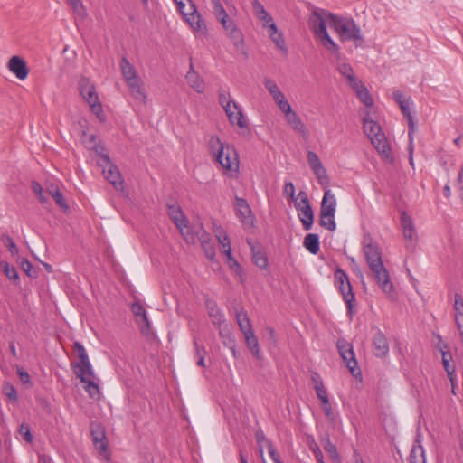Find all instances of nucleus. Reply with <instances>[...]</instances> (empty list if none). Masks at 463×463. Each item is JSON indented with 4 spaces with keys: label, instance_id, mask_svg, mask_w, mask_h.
<instances>
[{
    "label": "nucleus",
    "instance_id": "obj_33",
    "mask_svg": "<svg viewBox=\"0 0 463 463\" xmlns=\"http://www.w3.org/2000/svg\"><path fill=\"white\" fill-rule=\"evenodd\" d=\"M339 72L347 80V83L350 85V87H358L357 81L354 76V72L353 71V68L347 64L343 63L339 65Z\"/></svg>",
    "mask_w": 463,
    "mask_h": 463
},
{
    "label": "nucleus",
    "instance_id": "obj_5",
    "mask_svg": "<svg viewBox=\"0 0 463 463\" xmlns=\"http://www.w3.org/2000/svg\"><path fill=\"white\" fill-rule=\"evenodd\" d=\"M393 99L399 105L403 117L408 121V127H409L408 137L410 140L409 148H410V153L411 155L412 150H413V147H412L413 135L417 128V124H416V121L412 115L411 108L412 105V101L410 97L406 96L405 94H403L402 91H401L399 90L393 92ZM411 165L413 164L411 156Z\"/></svg>",
    "mask_w": 463,
    "mask_h": 463
},
{
    "label": "nucleus",
    "instance_id": "obj_30",
    "mask_svg": "<svg viewBox=\"0 0 463 463\" xmlns=\"http://www.w3.org/2000/svg\"><path fill=\"white\" fill-rule=\"evenodd\" d=\"M303 246L312 254H317L320 250L319 236L308 233L304 238Z\"/></svg>",
    "mask_w": 463,
    "mask_h": 463
},
{
    "label": "nucleus",
    "instance_id": "obj_45",
    "mask_svg": "<svg viewBox=\"0 0 463 463\" xmlns=\"http://www.w3.org/2000/svg\"><path fill=\"white\" fill-rule=\"evenodd\" d=\"M130 96L143 104L146 103V89H130Z\"/></svg>",
    "mask_w": 463,
    "mask_h": 463
},
{
    "label": "nucleus",
    "instance_id": "obj_41",
    "mask_svg": "<svg viewBox=\"0 0 463 463\" xmlns=\"http://www.w3.org/2000/svg\"><path fill=\"white\" fill-rule=\"evenodd\" d=\"M324 449L329 454L334 463H341V458L337 452V449L329 439H327Z\"/></svg>",
    "mask_w": 463,
    "mask_h": 463
},
{
    "label": "nucleus",
    "instance_id": "obj_53",
    "mask_svg": "<svg viewBox=\"0 0 463 463\" xmlns=\"http://www.w3.org/2000/svg\"><path fill=\"white\" fill-rule=\"evenodd\" d=\"M202 246H203V248L204 250L206 257L209 260H213L214 259V257H215L214 248L211 245L210 242L205 241H202Z\"/></svg>",
    "mask_w": 463,
    "mask_h": 463
},
{
    "label": "nucleus",
    "instance_id": "obj_9",
    "mask_svg": "<svg viewBox=\"0 0 463 463\" xmlns=\"http://www.w3.org/2000/svg\"><path fill=\"white\" fill-rule=\"evenodd\" d=\"M98 165L102 168L105 178L114 186L118 191H123L124 182L121 177L120 172L116 165H114L108 154L99 153V159Z\"/></svg>",
    "mask_w": 463,
    "mask_h": 463
},
{
    "label": "nucleus",
    "instance_id": "obj_13",
    "mask_svg": "<svg viewBox=\"0 0 463 463\" xmlns=\"http://www.w3.org/2000/svg\"><path fill=\"white\" fill-rule=\"evenodd\" d=\"M336 211V199L331 190L327 189L324 193L321 202L320 217L325 219L329 217L328 226L335 227V214Z\"/></svg>",
    "mask_w": 463,
    "mask_h": 463
},
{
    "label": "nucleus",
    "instance_id": "obj_14",
    "mask_svg": "<svg viewBox=\"0 0 463 463\" xmlns=\"http://www.w3.org/2000/svg\"><path fill=\"white\" fill-rule=\"evenodd\" d=\"M236 216L246 229L253 227L254 215L248 202L240 197L235 198Z\"/></svg>",
    "mask_w": 463,
    "mask_h": 463
},
{
    "label": "nucleus",
    "instance_id": "obj_28",
    "mask_svg": "<svg viewBox=\"0 0 463 463\" xmlns=\"http://www.w3.org/2000/svg\"><path fill=\"white\" fill-rule=\"evenodd\" d=\"M236 320L242 334L253 331L249 316L242 307L236 308Z\"/></svg>",
    "mask_w": 463,
    "mask_h": 463
},
{
    "label": "nucleus",
    "instance_id": "obj_47",
    "mask_svg": "<svg viewBox=\"0 0 463 463\" xmlns=\"http://www.w3.org/2000/svg\"><path fill=\"white\" fill-rule=\"evenodd\" d=\"M19 433L26 442H33V438L31 433L30 426L27 423L24 422L19 426Z\"/></svg>",
    "mask_w": 463,
    "mask_h": 463
},
{
    "label": "nucleus",
    "instance_id": "obj_16",
    "mask_svg": "<svg viewBox=\"0 0 463 463\" xmlns=\"http://www.w3.org/2000/svg\"><path fill=\"white\" fill-rule=\"evenodd\" d=\"M401 225L403 237L407 241L406 248L413 249L417 242L418 235L411 218L404 211L401 214Z\"/></svg>",
    "mask_w": 463,
    "mask_h": 463
},
{
    "label": "nucleus",
    "instance_id": "obj_31",
    "mask_svg": "<svg viewBox=\"0 0 463 463\" xmlns=\"http://www.w3.org/2000/svg\"><path fill=\"white\" fill-rule=\"evenodd\" d=\"M245 337V342L247 347L251 352V354L258 359L260 358V349L259 345L258 339L254 334V332H250L248 334H243Z\"/></svg>",
    "mask_w": 463,
    "mask_h": 463
},
{
    "label": "nucleus",
    "instance_id": "obj_49",
    "mask_svg": "<svg viewBox=\"0 0 463 463\" xmlns=\"http://www.w3.org/2000/svg\"><path fill=\"white\" fill-rule=\"evenodd\" d=\"M252 8L259 19L265 18L268 14V12L265 10L264 6L258 0L252 1Z\"/></svg>",
    "mask_w": 463,
    "mask_h": 463
},
{
    "label": "nucleus",
    "instance_id": "obj_7",
    "mask_svg": "<svg viewBox=\"0 0 463 463\" xmlns=\"http://www.w3.org/2000/svg\"><path fill=\"white\" fill-rule=\"evenodd\" d=\"M174 2L179 13L194 31L203 33L206 30L205 24L192 0H174Z\"/></svg>",
    "mask_w": 463,
    "mask_h": 463
},
{
    "label": "nucleus",
    "instance_id": "obj_19",
    "mask_svg": "<svg viewBox=\"0 0 463 463\" xmlns=\"http://www.w3.org/2000/svg\"><path fill=\"white\" fill-rule=\"evenodd\" d=\"M90 435L95 449L100 453L107 452L108 442L104 427L100 423L92 422L90 424Z\"/></svg>",
    "mask_w": 463,
    "mask_h": 463
},
{
    "label": "nucleus",
    "instance_id": "obj_12",
    "mask_svg": "<svg viewBox=\"0 0 463 463\" xmlns=\"http://www.w3.org/2000/svg\"><path fill=\"white\" fill-rule=\"evenodd\" d=\"M337 348L341 358L351 374L355 378L360 377L362 373L358 366V362L355 358L352 345L345 340H339L337 342Z\"/></svg>",
    "mask_w": 463,
    "mask_h": 463
},
{
    "label": "nucleus",
    "instance_id": "obj_27",
    "mask_svg": "<svg viewBox=\"0 0 463 463\" xmlns=\"http://www.w3.org/2000/svg\"><path fill=\"white\" fill-rule=\"evenodd\" d=\"M307 157L310 167L312 168L314 174L317 176V178L321 179L323 176H325L326 170L322 163L320 162L317 155L313 151H308Z\"/></svg>",
    "mask_w": 463,
    "mask_h": 463
},
{
    "label": "nucleus",
    "instance_id": "obj_46",
    "mask_svg": "<svg viewBox=\"0 0 463 463\" xmlns=\"http://www.w3.org/2000/svg\"><path fill=\"white\" fill-rule=\"evenodd\" d=\"M3 393L11 401H16L17 400V392L15 387L9 383H5L3 385Z\"/></svg>",
    "mask_w": 463,
    "mask_h": 463
},
{
    "label": "nucleus",
    "instance_id": "obj_22",
    "mask_svg": "<svg viewBox=\"0 0 463 463\" xmlns=\"http://www.w3.org/2000/svg\"><path fill=\"white\" fill-rule=\"evenodd\" d=\"M78 357L80 359V362L71 364V367L77 377H79L80 381H85V375L94 377V372L90 362L88 354H80V356Z\"/></svg>",
    "mask_w": 463,
    "mask_h": 463
},
{
    "label": "nucleus",
    "instance_id": "obj_59",
    "mask_svg": "<svg viewBox=\"0 0 463 463\" xmlns=\"http://www.w3.org/2000/svg\"><path fill=\"white\" fill-rule=\"evenodd\" d=\"M314 389H315L316 394H317V398L320 400V402L328 399L327 391H326L325 385H320Z\"/></svg>",
    "mask_w": 463,
    "mask_h": 463
},
{
    "label": "nucleus",
    "instance_id": "obj_50",
    "mask_svg": "<svg viewBox=\"0 0 463 463\" xmlns=\"http://www.w3.org/2000/svg\"><path fill=\"white\" fill-rule=\"evenodd\" d=\"M32 190L38 195V199L42 204L47 203V198L43 195V190L42 185L38 182H33Z\"/></svg>",
    "mask_w": 463,
    "mask_h": 463
},
{
    "label": "nucleus",
    "instance_id": "obj_26",
    "mask_svg": "<svg viewBox=\"0 0 463 463\" xmlns=\"http://www.w3.org/2000/svg\"><path fill=\"white\" fill-rule=\"evenodd\" d=\"M442 354V364L447 372V375L450 381L451 387H452V392L455 393L454 388H455V382H456V374H455V366L453 364H450V360L452 359V355L449 352L441 351Z\"/></svg>",
    "mask_w": 463,
    "mask_h": 463
},
{
    "label": "nucleus",
    "instance_id": "obj_58",
    "mask_svg": "<svg viewBox=\"0 0 463 463\" xmlns=\"http://www.w3.org/2000/svg\"><path fill=\"white\" fill-rule=\"evenodd\" d=\"M277 105L279 106V109L284 114V116L292 111V108L288 101L287 100V99L279 100V102L277 103Z\"/></svg>",
    "mask_w": 463,
    "mask_h": 463
},
{
    "label": "nucleus",
    "instance_id": "obj_39",
    "mask_svg": "<svg viewBox=\"0 0 463 463\" xmlns=\"http://www.w3.org/2000/svg\"><path fill=\"white\" fill-rule=\"evenodd\" d=\"M356 96L366 108L373 106V99L368 89H356Z\"/></svg>",
    "mask_w": 463,
    "mask_h": 463
},
{
    "label": "nucleus",
    "instance_id": "obj_11",
    "mask_svg": "<svg viewBox=\"0 0 463 463\" xmlns=\"http://www.w3.org/2000/svg\"><path fill=\"white\" fill-rule=\"evenodd\" d=\"M298 198L299 201L295 200V208L298 212V217L304 230L309 231L314 222V213L306 192L300 191Z\"/></svg>",
    "mask_w": 463,
    "mask_h": 463
},
{
    "label": "nucleus",
    "instance_id": "obj_56",
    "mask_svg": "<svg viewBox=\"0 0 463 463\" xmlns=\"http://www.w3.org/2000/svg\"><path fill=\"white\" fill-rule=\"evenodd\" d=\"M267 448H268L269 455L273 462L280 458V457H279V453L277 452L276 449L274 448L271 440H267Z\"/></svg>",
    "mask_w": 463,
    "mask_h": 463
},
{
    "label": "nucleus",
    "instance_id": "obj_35",
    "mask_svg": "<svg viewBox=\"0 0 463 463\" xmlns=\"http://www.w3.org/2000/svg\"><path fill=\"white\" fill-rule=\"evenodd\" d=\"M411 463H426L423 446H413L410 454Z\"/></svg>",
    "mask_w": 463,
    "mask_h": 463
},
{
    "label": "nucleus",
    "instance_id": "obj_20",
    "mask_svg": "<svg viewBox=\"0 0 463 463\" xmlns=\"http://www.w3.org/2000/svg\"><path fill=\"white\" fill-rule=\"evenodd\" d=\"M167 209L170 219L175 224L180 232L185 236L184 230L188 231V220L183 213L180 205L177 203H168Z\"/></svg>",
    "mask_w": 463,
    "mask_h": 463
},
{
    "label": "nucleus",
    "instance_id": "obj_29",
    "mask_svg": "<svg viewBox=\"0 0 463 463\" xmlns=\"http://www.w3.org/2000/svg\"><path fill=\"white\" fill-rule=\"evenodd\" d=\"M208 313L210 317L212 318V322L216 326H221L222 324L225 321L224 315L218 307L215 302L208 301L206 304Z\"/></svg>",
    "mask_w": 463,
    "mask_h": 463
},
{
    "label": "nucleus",
    "instance_id": "obj_10",
    "mask_svg": "<svg viewBox=\"0 0 463 463\" xmlns=\"http://www.w3.org/2000/svg\"><path fill=\"white\" fill-rule=\"evenodd\" d=\"M219 100L220 104L224 109L231 124L237 125L241 128L247 127L241 109L238 107V104L232 99L229 93H221Z\"/></svg>",
    "mask_w": 463,
    "mask_h": 463
},
{
    "label": "nucleus",
    "instance_id": "obj_18",
    "mask_svg": "<svg viewBox=\"0 0 463 463\" xmlns=\"http://www.w3.org/2000/svg\"><path fill=\"white\" fill-rule=\"evenodd\" d=\"M131 311L136 317L137 323L140 326L141 333L146 336H149L152 333L151 326L144 307L139 302H135L131 305Z\"/></svg>",
    "mask_w": 463,
    "mask_h": 463
},
{
    "label": "nucleus",
    "instance_id": "obj_32",
    "mask_svg": "<svg viewBox=\"0 0 463 463\" xmlns=\"http://www.w3.org/2000/svg\"><path fill=\"white\" fill-rule=\"evenodd\" d=\"M322 43V45L328 50L332 54L335 55L336 57H339L340 55V48L339 46L334 42V40L330 37L328 33H326L318 37H317Z\"/></svg>",
    "mask_w": 463,
    "mask_h": 463
},
{
    "label": "nucleus",
    "instance_id": "obj_54",
    "mask_svg": "<svg viewBox=\"0 0 463 463\" xmlns=\"http://www.w3.org/2000/svg\"><path fill=\"white\" fill-rule=\"evenodd\" d=\"M54 201L56 202V203L63 210H68L69 209V205L67 204L66 203V200L63 196V194H61V192H59V193H55V194H53V197Z\"/></svg>",
    "mask_w": 463,
    "mask_h": 463
},
{
    "label": "nucleus",
    "instance_id": "obj_21",
    "mask_svg": "<svg viewBox=\"0 0 463 463\" xmlns=\"http://www.w3.org/2000/svg\"><path fill=\"white\" fill-rule=\"evenodd\" d=\"M7 68L20 80H25L29 74V69L25 61L17 55L10 58L7 62Z\"/></svg>",
    "mask_w": 463,
    "mask_h": 463
},
{
    "label": "nucleus",
    "instance_id": "obj_52",
    "mask_svg": "<svg viewBox=\"0 0 463 463\" xmlns=\"http://www.w3.org/2000/svg\"><path fill=\"white\" fill-rule=\"evenodd\" d=\"M230 269L237 276L242 277V269L239 262L233 258L231 260L227 261Z\"/></svg>",
    "mask_w": 463,
    "mask_h": 463
},
{
    "label": "nucleus",
    "instance_id": "obj_64",
    "mask_svg": "<svg viewBox=\"0 0 463 463\" xmlns=\"http://www.w3.org/2000/svg\"><path fill=\"white\" fill-rule=\"evenodd\" d=\"M311 381L313 383V387L317 388V386L324 385L323 380L318 373H312Z\"/></svg>",
    "mask_w": 463,
    "mask_h": 463
},
{
    "label": "nucleus",
    "instance_id": "obj_48",
    "mask_svg": "<svg viewBox=\"0 0 463 463\" xmlns=\"http://www.w3.org/2000/svg\"><path fill=\"white\" fill-rule=\"evenodd\" d=\"M283 194L286 197L293 200L294 202L295 200L299 201L298 195L297 197L295 196V186L292 182H287L285 184L283 188Z\"/></svg>",
    "mask_w": 463,
    "mask_h": 463
},
{
    "label": "nucleus",
    "instance_id": "obj_17",
    "mask_svg": "<svg viewBox=\"0 0 463 463\" xmlns=\"http://www.w3.org/2000/svg\"><path fill=\"white\" fill-rule=\"evenodd\" d=\"M234 46L240 50L244 45L243 34L230 16L219 21Z\"/></svg>",
    "mask_w": 463,
    "mask_h": 463
},
{
    "label": "nucleus",
    "instance_id": "obj_55",
    "mask_svg": "<svg viewBox=\"0 0 463 463\" xmlns=\"http://www.w3.org/2000/svg\"><path fill=\"white\" fill-rule=\"evenodd\" d=\"M310 449L312 450L317 463H325L322 451L317 443L312 444L310 446Z\"/></svg>",
    "mask_w": 463,
    "mask_h": 463
},
{
    "label": "nucleus",
    "instance_id": "obj_63",
    "mask_svg": "<svg viewBox=\"0 0 463 463\" xmlns=\"http://www.w3.org/2000/svg\"><path fill=\"white\" fill-rule=\"evenodd\" d=\"M269 90L276 103L286 99L285 95L279 90V89H269Z\"/></svg>",
    "mask_w": 463,
    "mask_h": 463
},
{
    "label": "nucleus",
    "instance_id": "obj_44",
    "mask_svg": "<svg viewBox=\"0 0 463 463\" xmlns=\"http://www.w3.org/2000/svg\"><path fill=\"white\" fill-rule=\"evenodd\" d=\"M2 241L5 244V246L8 248L10 253L13 256L18 254V248L14 243V240L9 235L4 234L2 236Z\"/></svg>",
    "mask_w": 463,
    "mask_h": 463
},
{
    "label": "nucleus",
    "instance_id": "obj_8",
    "mask_svg": "<svg viewBox=\"0 0 463 463\" xmlns=\"http://www.w3.org/2000/svg\"><path fill=\"white\" fill-rule=\"evenodd\" d=\"M332 16H336V14L323 8H312L308 24L310 30L314 33L316 37L327 33L326 25L333 28L334 18Z\"/></svg>",
    "mask_w": 463,
    "mask_h": 463
},
{
    "label": "nucleus",
    "instance_id": "obj_40",
    "mask_svg": "<svg viewBox=\"0 0 463 463\" xmlns=\"http://www.w3.org/2000/svg\"><path fill=\"white\" fill-rule=\"evenodd\" d=\"M211 5L213 13L218 21L229 16L220 0H211Z\"/></svg>",
    "mask_w": 463,
    "mask_h": 463
},
{
    "label": "nucleus",
    "instance_id": "obj_42",
    "mask_svg": "<svg viewBox=\"0 0 463 463\" xmlns=\"http://www.w3.org/2000/svg\"><path fill=\"white\" fill-rule=\"evenodd\" d=\"M271 41L276 44L277 48L280 50L284 54L288 52V48L281 33H278L274 35L269 36Z\"/></svg>",
    "mask_w": 463,
    "mask_h": 463
},
{
    "label": "nucleus",
    "instance_id": "obj_25",
    "mask_svg": "<svg viewBox=\"0 0 463 463\" xmlns=\"http://www.w3.org/2000/svg\"><path fill=\"white\" fill-rule=\"evenodd\" d=\"M120 69L128 85L134 87L137 82V71L126 57L121 59Z\"/></svg>",
    "mask_w": 463,
    "mask_h": 463
},
{
    "label": "nucleus",
    "instance_id": "obj_3",
    "mask_svg": "<svg viewBox=\"0 0 463 463\" xmlns=\"http://www.w3.org/2000/svg\"><path fill=\"white\" fill-rule=\"evenodd\" d=\"M363 128L364 134L378 153L386 159H392V151L387 138L379 124L371 118L369 111H366V115L363 118Z\"/></svg>",
    "mask_w": 463,
    "mask_h": 463
},
{
    "label": "nucleus",
    "instance_id": "obj_23",
    "mask_svg": "<svg viewBox=\"0 0 463 463\" xmlns=\"http://www.w3.org/2000/svg\"><path fill=\"white\" fill-rule=\"evenodd\" d=\"M373 354L375 356L383 357L389 353L388 340L381 330H377L373 339Z\"/></svg>",
    "mask_w": 463,
    "mask_h": 463
},
{
    "label": "nucleus",
    "instance_id": "obj_2",
    "mask_svg": "<svg viewBox=\"0 0 463 463\" xmlns=\"http://www.w3.org/2000/svg\"><path fill=\"white\" fill-rule=\"evenodd\" d=\"M366 262L374 274L378 285L385 294H391L393 289L392 283L390 280L388 270L383 265L382 253L378 246L363 250Z\"/></svg>",
    "mask_w": 463,
    "mask_h": 463
},
{
    "label": "nucleus",
    "instance_id": "obj_62",
    "mask_svg": "<svg viewBox=\"0 0 463 463\" xmlns=\"http://www.w3.org/2000/svg\"><path fill=\"white\" fill-rule=\"evenodd\" d=\"M194 354L197 359H200V357H205L206 351L203 346H200L196 340L194 341Z\"/></svg>",
    "mask_w": 463,
    "mask_h": 463
},
{
    "label": "nucleus",
    "instance_id": "obj_51",
    "mask_svg": "<svg viewBox=\"0 0 463 463\" xmlns=\"http://www.w3.org/2000/svg\"><path fill=\"white\" fill-rule=\"evenodd\" d=\"M321 405H322V409L324 411L326 417L329 420H333L334 413H333V409H332V405L329 401V398L326 400L321 401Z\"/></svg>",
    "mask_w": 463,
    "mask_h": 463
},
{
    "label": "nucleus",
    "instance_id": "obj_15",
    "mask_svg": "<svg viewBox=\"0 0 463 463\" xmlns=\"http://www.w3.org/2000/svg\"><path fill=\"white\" fill-rule=\"evenodd\" d=\"M80 94L89 104L91 112L100 120H105L102 104L95 89H80Z\"/></svg>",
    "mask_w": 463,
    "mask_h": 463
},
{
    "label": "nucleus",
    "instance_id": "obj_36",
    "mask_svg": "<svg viewBox=\"0 0 463 463\" xmlns=\"http://www.w3.org/2000/svg\"><path fill=\"white\" fill-rule=\"evenodd\" d=\"M67 4L71 7L73 13L81 19L87 16V10L82 0H67Z\"/></svg>",
    "mask_w": 463,
    "mask_h": 463
},
{
    "label": "nucleus",
    "instance_id": "obj_37",
    "mask_svg": "<svg viewBox=\"0 0 463 463\" xmlns=\"http://www.w3.org/2000/svg\"><path fill=\"white\" fill-rule=\"evenodd\" d=\"M0 268L5 273V275L14 283L19 281V275L16 269L13 266H10L8 262L2 261L0 263Z\"/></svg>",
    "mask_w": 463,
    "mask_h": 463
},
{
    "label": "nucleus",
    "instance_id": "obj_57",
    "mask_svg": "<svg viewBox=\"0 0 463 463\" xmlns=\"http://www.w3.org/2000/svg\"><path fill=\"white\" fill-rule=\"evenodd\" d=\"M378 246L376 243L373 242V239L372 236L367 232L364 235L363 238V250L373 248Z\"/></svg>",
    "mask_w": 463,
    "mask_h": 463
},
{
    "label": "nucleus",
    "instance_id": "obj_38",
    "mask_svg": "<svg viewBox=\"0 0 463 463\" xmlns=\"http://www.w3.org/2000/svg\"><path fill=\"white\" fill-rule=\"evenodd\" d=\"M252 260L260 269H266L268 267V258L261 250H256L254 247L251 248Z\"/></svg>",
    "mask_w": 463,
    "mask_h": 463
},
{
    "label": "nucleus",
    "instance_id": "obj_24",
    "mask_svg": "<svg viewBox=\"0 0 463 463\" xmlns=\"http://www.w3.org/2000/svg\"><path fill=\"white\" fill-rule=\"evenodd\" d=\"M285 118L287 123L291 127L293 130L299 133L304 137L308 136V131L305 124L295 111L292 110L291 112L285 115Z\"/></svg>",
    "mask_w": 463,
    "mask_h": 463
},
{
    "label": "nucleus",
    "instance_id": "obj_61",
    "mask_svg": "<svg viewBox=\"0 0 463 463\" xmlns=\"http://www.w3.org/2000/svg\"><path fill=\"white\" fill-rule=\"evenodd\" d=\"M214 232L219 243H222V241L229 240L227 233L223 231L222 227H217L214 230Z\"/></svg>",
    "mask_w": 463,
    "mask_h": 463
},
{
    "label": "nucleus",
    "instance_id": "obj_43",
    "mask_svg": "<svg viewBox=\"0 0 463 463\" xmlns=\"http://www.w3.org/2000/svg\"><path fill=\"white\" fill-rule=\"evenodd\" d=\"M21 269L30 278H36L37 272L33 270L32 263L27 259H22L20 262Z\"/></svg>",
    "mask_w": 463,
    "mask_h": 463
},
{
    "label": "nucleus",
    "instance_id": "obj_1",
    "mask_svg": "<svg viewBox=\"0 0 463 463\" xmlns=\"http://www.w3.org/2000/svg\"><path fill=\"white\" fill-rule=\"evenodd\" d=\"M207 146L213 162L219 164L225 173L239 171V156L233 146L222 142L217 136H211Z\"/></svg>",
    "mask_w": 463,
    "mask_h": 463
},
{
    "label": "nucleus",
    "instance_id": "obj_6",
    "mask_svg": "<svg viewBox=\"0 0 463 463\" xmlns=\"http://www.w3.org/2000/svg\"><path fill=\"white\" fill-rule=\"evenodd\" d=\"M335 286L342 295L343 300L347 307L348 316L352 317L355 306V296L347 274L340 268L336 269L335 271Z\"/></svg>",
    "mask_w": 463,
    "mask_h": 463
},
{
    "label": "nucleus",
    "instance_id": "obj_34",
    "mask_svg": "<svg viewBox=\"0 0 463 463\" xmlns=\"http://www.w3.org/2000/svg\"><path fill=\"white\" fill-rule=\"evenodd\" d=\"M93 378L94 377L85 375V381L81 382L86 383L84 389L89 393L90 397L92 399H99L100 394L99 388V385L92 380Z\"/></svg>",
    "mask_w": 463,
    "mask_h": 463
},
{
    "label": "nucleus",
    "instance_id": "obj_60",
    "mask_svg": "<svg viewBox=\"0 0 463 463\" xmlns=\"http://www.w3.org/2000/svg\"><path fill=\"white\" fill-rule=\"evenodd\" d=\"M17 373L19 375V378L21 380V382L24 383V384H28L30 383V381H31V377L29 375V373L24 371L23 368L21 367H17Z\"/></svg>",
    "mask_w": 463,
    "mask_h": 463
},
{
    "label": "nucleus",
    "instance_id": "obj_4",
    "mask_svg": "<svg viewBox=\"0 0 463 463\" xmlns=\"http://www.w3.org/2000/svg\"><path fill=\"white\" fill-rule=\"evenodd\" d=\"M332 17L334 18L332 29L339 35L342 41H353L359 44L364 42L361 29L353 18L339 15Z\"/></svg>",
    "mask_w": 463,
    "mask_h": 463
}]
</instances>
